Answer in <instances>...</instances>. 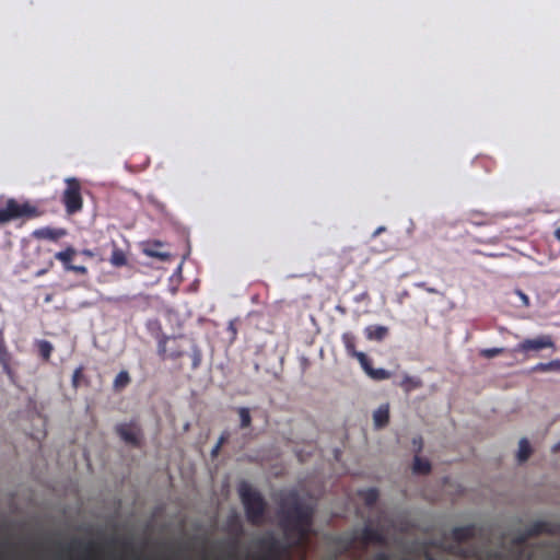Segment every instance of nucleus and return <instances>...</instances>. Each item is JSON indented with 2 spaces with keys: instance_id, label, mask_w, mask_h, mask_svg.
<instances>
[{
  "instance_id": "0eeeda50",
  "label": "nucleus",
  "mask_w": 560,
  "mask_h": 560,
  "mask_svg": "<svg viewBox=\"0 0 560 560\" xmlns=\"http://www.w3.org/2000/svg\"><path fill=\"white\" fill-rule=\"evenodd\" d=\"M116 432L127 444L135 447L141 446L142 430L136 422L118 423L116 425Z\"/></svg>"
},
{
  "instance_id": "bb28decb",
  "label": "nucleus",
  "mask_w": 560,
  "mask_h": 560,
  "mask_svg": "<svg viewBox=\"0 0 560 560\" xmlns=\"http://www.w3.org/2000/svg\"><path fill=\"white\" fill-rule=\"evenodd\" d=\"M230 432L228 430H224L221 435L219 436V440L217 444L213 446L211 454L212 456H217L222 447V445L229 440Z\"/></svg>"
},
{
  "instance_id": "79ce46f5",
  "label": "nucleus",
  "mask_w": 560,
  "mask_h": 560,
  "mask_svg": "<svg viewBox=\"0 0 560 560\" xmlns=\"http://www.w3.org/2000/svg\"><path fill=\"white\" fill-rule=\"evenodd\" d=\"M552 450H553V452H558V451H560V442H559V443H557V444L553 446V448H552Z\"/></svg>"
},
{
  "instance_id": "a211bd4d",
  "label": "nucleus",
  "mask_w": 560,
  "mask_h": 560,
  "mask_svg": "<svg viewBox=\"0 0 560 560\" xmlns=\"http://www.w3.org/2000/svg\"><path fill=\"white\" fill-rule=\"evenodd\" d=\"M389 419L388 407L387 405H382L374 413L373 421L375 428H383L387 424Z\"/></svg>"
},
{
  "instance_id": "aec40b11",
  "label": "nucleus",
  "mask_w": 560,
  "mask_h": 560,
  "mask_svg": "<svg viewBox=\"0 0 560 560\" xmlns=\"http://www.w3.org/2000/svg\"><path fill=\"white\" fill-rule=\"evenodd\" d=\"M431 469H432V465L429 463L428 459L422 458L420 456H415L413 457V463H412V470H413V472L425 475Z\"/></svg>"
},
{
  "instance_id": "a18cd8bd",
  "label": "nucleus",
  "mask_w": 560,
  "mask_h": 560,
  "mask_svg": "<svg viewBox=\"0 0 560 560\" xmlns=\"http://www.w3.org/2000/svg\"><path fill=\"white\" fill-rule=\"evenodd\" d=\"M50 301H51V296H50V295H48V296L46 298V303H49Z\"/></svg>"
},
{
  "instance_id": "6e6552de",
  "label": "nucleus",
  "mask_w": 560,
  "mask_h": 560,
  "mask_svg": "<svg viewBox=\"0 0 560 560\" xmlns=\"http://www.w3.org/2000/svg\"><path fill=\"white\" fill-rule=\"evenodd\" d=\"M341 342L345 347L346 353L355 359L360 365H364L366 355L363 352L355 350V337L351 332H345L341 336Z\"/></svg>"
},
{
  "instance_id": "9d476101",
  "label": "nucleus",
  "mask_w": 560,
  "mask_h": 560,
  "mask_svg": "<svg viewBox=\"0 0 560 560\" xmlns=\"http://www.w3.org/2000/svg\"><path fill=\"white\" fill-rule=\"evenodd\" d=\"M476 535V527L475 525H465V526H457L453 527V530H451V537L459 544L465 542L469 539H472Z\"/></svg>"
},
{
  "instance_id": "e433bc0d",
  "label": "nucleus",
  "mask_w": 560,
  "mask_h": 560,
  "mask_svg": "<svg viewBox=\"0 0 560 560\" xmlns=\"http://www.w3.org/2000/svg\"><path fill=\"white\" fill-rule=\"evenodd\" d=\"M374 560H388V556L384 552L377 553Z\"/></svg>"
},
{
  "instance_id": "f03ea898",
  "label": "nucleus",
  "mask_w": 560,
  "mask_h": 560,
  "mask_svg": "<svg viewBox=\"0 0 560 560\" xmlns=\"http://www.w3.org/2000/svg\"><path fill=\"white\" fill-rule=\"evenodd\" d=\"M238 494L244 505L247 521L252 525H260L267 510V502L262 494L253 488L247 481H242L240 483Z\"/></svg>"
},
{
  "instance_id": "f257e3e1",
  "label": "nucleus",
  "mask_w": 560,
  "mask_h": 560,
  "mask_svg": "<svg viewBox=\"0 0 560 560\" xmlns=\"http://www.w3.org/2000/svg\"><path fill=\"white\" fill-rule=\"evenodd\" d=\"M280 526L292 546H302L307 540L313 525L314 509L301 501L296 492H290L280 502Z\"/></svg>"
},
{
  "instance_id": "c756f323",
  "label": "nucleus",
  "mask_w": 560,
  "mask_h": 560,
  "mask_svg": "<svg viewBox=\"0 0 560 560\" xmlns=\"http://www.w3.org/2000/svg\"><path fill=\"white\" fill-rule=\"evenodd\" d=\"M98 548V545L94 541H89L84 545V551L89 559H92L93 552Z\"/></svg>"
},
{
  "instance_id": "f8f14e48",
  "label": "nucleus",
  "mask_w": 560,
  "mask_h": 560,
  "mask_svg": "<svg viewBox=\"0 0 560 560\" xmlns=\"http://www.w3.org/2000/svg\"><path fill=\"white\" fill-rule=\"evenodd\" d=\"M66 235H67V230H65V229L42 228V229L35 230L33 232V236H35L39 240L58 241Z\"/></svg>"
},
{
  "instance_id": "473e14b6",
  "label": "nucleus",
  "mask_w": 560,
  "mask_h": 560,
  "mask_svg": "<svg viewBox=\"0 0 560 560\" xmlns=\"http://www.w3.org/2000/svg\"><path fill=\"white\" fill-rule=\"evenodd\" d=\"M548 372H560V360H555L547 363Z\"/></svg>"
},
{
  "instance_id": "ea45409f",
  "label": "nucleus",
  "mask_w": 560,
  "mask_h": 560,
  "mask_svg": "<svg viewBox=\"0 0 560 560\" xmlns=\"http://www.w3.org/2000/svg\"><path fill=\"white\" fill-rule=\"evenodd\" d=\"M555 237L560 242V228L555 231Z\"/></svg>"
},
{
  "instance_id": "412c9836",
  "label": "nucleus",
  "mask_w": 560,
  "mask_h": 560,
  "mask_svg": "<svg viewBox=\"0 0 560 560\" xmlns=\"http://www.w3.org/2000/svg\"><path fill=\"white\" fill-rule=\"evenodd\" d=\"M37 352H39L42 360L47 362L51 358L54 346L47 340H39L37 341Z\"/></svg>"
},
{
  "instance_id": "20e7f679",
  "label": "nucleus",
  "mask_w": 560,
  "mask_h": 560,
  "mask_svg": "<svg viewBox=\"0 0 560 560\" xmlns=\"http://www.w3.org/2000/svg\"><path fill=\"white\" fill-rule=\"evenodd\" d=\"M67 188L62 195V202L69 214H75L83 208V198L81 194V183L78 178L66 179Z\"/></svg>"
},
{
  "instance_id": "a19ab883",
  "label": "nucleus",
  "mask_w": 560,
  "mask_h": 560,
  "mask_svg": "<svg viewBox=\"0 0 560 560\" xmlns=\"http://www.w3.org/2000/svg\"><path fill=\"white\" fill-rule=\"evenodd\" d=\"M229 329L233 332V336L236 335V329L232 323L230 324Z\"/></svg>"
},
{
  "instance_id": "39448f33",
  "label": "nucleus",
  "mask_w": 560,
  "mask_h": 560,
  "mask_svg": "<svg viewBox=\"0 0 560 560\" xmlns=\"http://www.w3.org/2000/svg\"><path fill=\"white\" fill-rule=\"evenodd\" d=\"M555 342L550 336H539L534 339H525L518 343L514 349L509 351L511 354L522 353L524 360L530 359L533 355L539 353L544 349L553 348Z\"/></svg>"
},
{
  "instance_id": "b1692460",
  "label": "nucleus",
  "mask_w": 560,
  "mask_h": 560,
  "mask_svg": "<svg viewBox=\"0 0 560 560\" xmlns=\"http://www.w3.org/2000/svg\"><path fill=\"white\" fill-rule=\"evenodd\" d=\"M131 382L130 375L127 371H121L114 380L115 390H122Z\"/></svg>"
},
{
  "instance_id": "4468645a",
  "label": "nucleus",
  "mask_w": 560,
  "mask_h": 560,
  "mask_svg": "<svg viewBox=\"0 0 560 560\" xmlns=\"http://www.w3.org/2000/svg\"><path fill=\"white\" fill-rule=\"evenodd\" d=\"M388 334V329L385 326H368L364 329L365 338L370 341H382Z\"/></svg>"
},
{
  "instance_id": "8fccbe9b",
  "label": "nucleus",
  "mask_w": 560,
  "mask_h": 560,
  "mask_svg": "<svg viewBox=\"0 0 560 560\" xmlns=\"http://www.w3.org/2000/svg\"><path fill=\"white\" fill-rule=\"evenodd\" d=\"M119 560H124V559H119Z\"/></svg>"
},
{
  "instance_id": "f3484780",
  "label": "nucleus",
  "mask_w": 560,
  "mask_h": 560,
  "mask_svg": "<svg viewBox=\"0 0 560 560\" xmlns=\"http://www.w3.org/2000/svg\"><path fill=\"white\" fill-rule=\"evenodd\" d=\"M77 255V250L73 247H68L67 249L59 252L55 255V259L62 262L65 269L68 271L69 267L72 266V260L74 256Z\"/></svg>"
},
{
  "instance_id": "2f4dec72",
  "label": "nucleus",
  "mask_w": 560,
  "mask_h": 560,
  "mask_svg": "<svg viewBox=\"0 0 560 560\" xmlns=\"http://www.w3.org/2000/svg\"><path fill=\"white\" fill-rule=\"evenodd\" d=\"M83 377V369L79 368L75 370L73 377H72V384L75 388H78L80 384V380Z\"/></svg>"
},
{
  "instance_id": "ddd939ff",
  "label": "nucleus",
  "mask_w": 560,
  "mask_h": 560,
  "mask_svg": "<svg viewBox=\"0 0 560 560\" xmlns=\"http://www.w3.org/2000/svg\"><path fill=\"white\" fill-rule=\"evenodd\" d=\"M361 368L371 380H376L377 382H380V380H388L390 377L389 372L383 369H373L371 365V361L369 360L368 357L365 358L364 365H361Z\"/></svg>"
},
{
  "instance_id": "2eb2a0df",
  "label": "nucleus",
  "mask_w": 560,
  "mask_h": 560,
  "mask_svg": "<svg viewBox=\"0 0 560 560\" xmlns=\"http://www.w3.org/2000/svg\"><path fill=\"white\" fill-rule=\"evenodd\" d=\"M526 530H527L528 535H530L532 537H536L541 534H551L552 533L551 524H549L548 522H544V521L534 522L533 524H530L527 527Z\"/></svg>"
},
{
  "instance_id": "a878e982",
  "label": "nucleus",
  "mask_w": 560,
  "mask_h": 560,
  "mask_svg": "<svg viewBox=\"0 0 560 560\" xmlns=\"http://www.w3.org/2000/svg\"><path fill=\"white\" fill-rule=\"evenodd\" d=\"M508 352L504 348H492V349H483L480 351V355L485 359H493L495 357L505 354Z\"/></svg>"
},
{
  "instance_id": "de8ad7c7",
  "label": "nucleus",
  "mask_w": 560,
  "mask_h": 560,
  "mask_svg": "<svg viewBox=\"0 0 560 560\" xmlns=\"http://www.w3.org/2000/svg\"><path fill=\"white\" fill-rule=\"evenodd\" d=\"M85 254L89 255V256L92 255V253L90 250H86Z\"/></svg>"
},
{
  "instance_id": "c03bdc74",
  "label": "nucleus",
  "mask_w": 560,
  "mask_h": 560,
  "mask_svg": "<svg viewBox=\"0 0 560 560\" xmlns=\"http://www.w3.org/2000/svg\"><path fill=\"white\" fill-rule=\"evenodd\" d=\"M427 292H429V293H436V290L435 289H427Z\"/></svg>"
},
{
  "instance_id": "6ab92c4d",
  "label": "nucleus",
  "mask_w": 560,
  "mask_h": 560,
  "mask_svg": "<svg viewBox=\"0 0 560 560\" xmlns=\"http://www.w3.org/2000/svg\"><path fill=\"white\" fill-rule=\"evenodd\" d=\"M532 452H533V450H532L528 439H526V438L521 439L520 445H518V452H517L518 462L520 463L526 462L530 457Z\"/></svg>"
},
{
  "instance_id": "4c0bfd02",
  "label": "nucleus",
  "mask_w": 560,
  "mask_h": 560,
  "mask_svg": "<svg viewBox=\"0 0 560 560\" xmlns=\"http://www.w3.org/2000/svg\"><path fill=\"white\" fill-rule=\"evenodd\" d=\"M518 294H520V296H521L522 301H523L526 305H528V298H527V295H526V294H524V293H523V292H521V291H518Z\"/></svg>"
},
{
  "instance_id": "dca6fc26",
  "label": "nucleus",
  "mask_w": 560,
  "mask_h": 560,
  "mask_svg": "<svg viewBox=\"0 0 560 560\" xmlns=\"http://www.w3.org/2000/svg\"><path fill=\"white\" fill-rule=\"evenodd\" d=\"M113 252H112V256H110V264L114 266V267H124L127 265L128 260H127V255L125 253L124 249L119 248L118 245L116 244V242H113Z\"/></svg>"
},
{
  "instance_id": "37998d69",
  "label": "nucleus",
  "mask_w": 560,
  "mask_h": 560,
  "mask_svg": "<svg viewBox=\"0 0 560 560\" xmlns=\"http://www.w3.org/2000/svg\"><path fill=\"white\" fill-rule=\"evenodd\" d=\"M412 442H413L415 444H416V443H418V444H420V446H421V438L412 439Z\"/></svg>"
},
{
  "instance_id": "4be33fe9",
  "label": "nucleus",
  "mask_w": 560,
  "mask_h": 560,
  "mask_svg": "<svg viewBox=\"0 0 560 560\" xmlns=\"http://www.w3.org/2000/svg\"><path fill=\"white\" fill-rule=\"evenodd\" d=\"M10 362H11V355L7 350V347L4 345L2 337L0 336V364L2 366V370L5 373H8L10 371Z\"/></svg>"
},
{
  "instance_id": "7ed1b4c3",
  "label": "nucleus",
  "mask_w": 560,
  "mask_h": 560,
  "mask_svg": "<svg viewBox=\"0 0 560 560\" xmlns=\"http://www.w3.org/2000/svg\"><path fill=\"white\" fill-rule=\"evenodd\" d=\"M37 218L40 212L37 207L30 202L19 203L14 199H9L3 208H0V223L9 222L18 218Z\"/></svg>"
},
{
  "instance_id": "c9c22d12",
  "label": "nucleus",
  "mask_w": 560,
  "mask_h": 560,
  "mask_svg": "<svg viewBox=\"0 0 560 560\" xmlns=\"http://www.w3.org/2000/svg\"><path fill=\"white\" fill-rule=\"evenodd\" d=\"M82 542L78 539L72 540V542L69 545L68 549L73 550L77 546H81Z\"/></svg>"
},
{
  "instance_id": "423d86ee",
  "label": "nucleus",
  "mask_w": 560,
  "mask_h": 560,
  "mask_svg": "<svg viewBox=\"0 0 560 560\" xmlns=\"http://www.w3.org/2000/svg\"><path fill=\"white\" fill-rule=\"evenodd\" d=\"M177 337L163 335L158 342V354L162 360H178L184 355L182 347L177 343Z\"/></svg>"
},
{
  "instance_id": "58836bf2",
  "label": "nucleus",
  "mask_w": 560,
  "mask_h": 560,
  "mask_svg": "<svg viewBox=\"0 0 560 560\" xmlns=\"http://www.w3.org/2000/svg\"><path fill=\"white\" fill-rule=\"evenodd\" d=\"M122 547L125 549H129L131 547V542L129 540H125V541H122Z\"/></svg>"
},
{
  "instance_id": "1a4fd4ad",
  "label": "nucleus",
  "mask_w": 560,
  "mask_h": 560,
  "mask_svg": "<svg viewBox=\"0 0 560 560\" xmlns=\"http://www.w3.org/2000/svg\"><path fill=\"white\" fill-rule=\"evenodd\" d=\"M262 545L267 550L265 560H279V558L289 550L288 546L281 545L275 537L262 540Z\"/></svg>"
},
{
  "instance_id": "c85d7f7f",
  "label": "nucleus",
  "mask_w": 560,
  "mask_h": 560,
  "mask_svg": "<svg viewBox=\"0 0 560 560\" xmlns=\"http://www.w3.org/2000/svg\"><path fill=\"white\" fill-rule=\"evenodd\" d=\"M404 384L406 386V390H409L410 388H418L421 386V383L416 381V378H411L409 376H406L404 378Z\"/></svg>"
},
{
  "instance_id": "09e8293b",
  "label": "nucleus",
  "mask_w": 560,
  "mask_h": 560,
  "mask_svg": "<svg viewBox=\"0 0 560 560\" xmlns=\"http://www.w3.org/2000/svg\"><path fill=\"white\" fill-rule=\"evenodd\" d=\"M427 560H432L431 558L427 559Z\"/></svg>"
},
{
  "instance_id": "49530a36",
  "label": "nucleus",
  "mask_w": 560,
  "mask_h": 560,
  "mask_svg": "<svg viewBox=\"0 0 560 560\" xmlns=\"http://www.w3.org/2000/svg\"><path fill=\"white\" fill-rule=\"evenodd\" d=\"M117 541H118V539H117V538H113V539L110 540V542H112V544H117Z\"/></svg>"
},
{
  "instance_id": "72a5a7b5",
  "label": "nucleus",
  "mask_w": 560,
  "mask_h": 560,
  "mask_svg": "<svg viewBox=\"0 0 560 560\" xmlns=\"http://www.w3.org/2000/svg\"><path fill=\"white\" fill-rule=\"evenodd\" d=\"M68 271H73V272H77V273H80V275H86L88 273V268L85 266L72 265L71 267H69Z\"/></svg>"
},
{
  "instance_id": "393cba45",
  "label": "nucleus",
  "mask_w": 560,
  "mask_h": 560,
  "mask_svg": "<svg viewBox=\"0 0 560 560\" xmlns=\"http://www.w3.org/2000/svg\"><path fill=\"white\" fill-rule=\"evenodd\" d=\"M237 413L240 416V427L242 429L248 428L252 423V416L249 413V409L247 407H238Z\"/></svg>"
},
{
  "instance_id": "cd10ccee",
  "label": "nucleus",
  "mask_w": 560,
  "mask_h": 560,
  "mask_svg": "<svg viewBox=\"0 0 560 560\" xmlns=\"http://www.w3.org/2000/svg\"><path fill=\"white\" fill-rule=\"evenodd\" d=\"M190 358H191V361H192V365H191L192 370H197L200 366L201 361H202L201 350L197 346H195L192 348Z\"/></svg>"
},
{
  "instance_id": "9b49d317",
  "label": "nucleus",
  "mask_w": 560,
  "mask_h": 560,
  "mask_svg": "<svg viewBox=\"0 0 560 560\" xmlns=\"http://www.w3.org/2000/svg\"><path fill=\"white\" fill-rule=\"evenodd\" d=\"M360 541L363 545H369V544L381 545L384 542V537L378 529L373 528L371 526H364L360 534Z\"/></svg>"
},
{
  "instance_id": "f704fd0d",
  "label": "nucleus",
  "mask_w": 560,
  "mask_h": 560,
  "mask_svg": "<svg viewBox=\"0 0 560 560\" xmlns=\"http://www.w3.org/2000/svg\"><path fill=\"white\" fill-rule=\"evenodd\" d=\"M533 372L547 373V363H539L533 368Z\"/></svg>"
},
{
  "instance_id": "5701e85b",
  "label": "nucleus",
  "mask_w": 560,
  "mask_h": 560,
  "mask_svg": "<svg viewBox=\"0 0 560 560\" xmlns=\"http://www.w3.org/2000/svg\"><path fill=\"white\" fill-rule=\"evenodd\" d=\"M363 502L368 506H372L378 499V491L376 488H368L360 492Z\"/></svg>"
},
{
  "instance_id": "7c9ffc66",
  "label": "nucleus",
  "mask_w": 560,
  "mask_h": 560,
  "mask_svg": "<svg viewBox=\"0 0 560 560\" xmlns=\"http://www.w3.org/2000/svg\"><path fill=\"white\" fill-rule=\"evenodd\" d=\"M529 538H532L530 535H528L527 530H525L524 533L517 535L515 538H514V544L516 545H523L525 544Z\"/></svg>"
}]
</instances>
